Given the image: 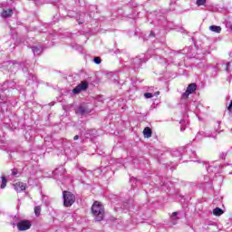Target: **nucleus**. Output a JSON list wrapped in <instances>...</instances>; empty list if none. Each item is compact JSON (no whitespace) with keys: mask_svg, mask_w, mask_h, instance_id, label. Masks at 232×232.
<instances>
[{"mask_svg":"<svg viewBox=\"0 0 232 232\" xmlns=\"http://www.w3.org/2000/svg\"><path fill=\"white\" fill-rule=\"evenodd\" d=\"M92 213L95 218L96 222L104 220V206L99 201H95L92 206Z\"/></svg>","mask_w":232,"mask_h":232,"instance_id":"f257e3e1","label":"nucleus"},{"mask_svg":"<svg viewBox=\"0 0 232 232\" xmlns=\"http://www.w3.org/2000/svg\"><path fill=\"white\" fill-rule=\"evenodd\" d=\"M63 198L64 208H72L75 204V195L70 191L64 190L63 192Z\"/></svg>","mask_w":232,"mask_h":232,"instance_id":"f03ea898","label":"nucleus"},{"mask_svg":"<svg viewBox=\"0 0 232 232\" xmlns=\"http://www.w3.org/2000/svg\"><path fill=\"white\" fill-rule=\"evenodd\" d=\"M89 83L86 81L81 82L73 90L72 93H81L82 92H86L88 90Z\"/></svg>","mask_w":232,"mask_h":232,"instance_id":"7ed1b4c3","label":"nucleus"},{"mask_svg":"<svg viewBox=\"0 0 232 232\" xmlns=\"http://www.w3.org/2000/svg\"><path fill=\"white\" fill-rule=\"evenodd\" d=\"M197 92V84L196 83H190L187 87L186 92L182 94L181 99H188L191 93H195Z\"/></svg>","mask_w":232,"mask_h":232,"instance_id":"20e7f679","label":"nucleus"},{"mask_svg":"<svg viewBox=\"0 0 232 232\" xmlns=\"http://www.w3.org/2000/svg\"><path fill=\"white\" fill-rule=\"evenodd\" d=\"M32 227V223L29 220H22L17 223V228L19 231H27Z\"/></svg>","mask_w":232,"mask_h":232,"instance_id":"39448f33","label":"nucleus"},{"mask_svg":"<svg viewBox=\"0 0 232 232\" xmlns=\"http://www.w3.org/2000/svg\"><path fill=\"white\" fill-rule=\"evenodd\" d=\"M13 188L16 193H23V191H26L27 185L24 182L18 181L13 184Z\"/></svg>","mask_w":232,"mask_h":232,"instance_id":"423d86ee","label":"nucleus"},{"mask_svg":"<svg viewBox=\"0 0 232 232\" xmlns=\"http://www.w3.org/2000/svg\"><path fill=\"white\" fill-rule=\"evenodd\" d=\"M1 15L4 19L12 17V15H14V10H12V9L3 10Z\"/></svg>","mask_w":232,"mask_h":232,"instance_id":"0eeeda50","label":"nucleus"},{"mask_svg":"<svg viewBox=\"0 0 232 232\" xmlns=\"http://www.w3.org/2000/svg\"><path fill=\"white\" fill-rule=\"evenodd\" d=\"M153 135V130H151V128L145 127L143 130V136L145 139H150Z\"/></svg>","mask_w":232,"mask_h":232,"instance_id":"6e6552de","label":"nucleus"},{"mask_svg":"<svg viewBox=\"0 0 232 232\" xmlns=\"http://www.w3.org/2000/svg\"><path fill=\"white\" fill-rule=\"evenodd\" d=\"M209 30L210 32H214L215 34H220V32H222V27L218 25H210Z\"/></svg>","mask_w":232,"mask_h":232,"instance_id":"1a4fd4ad","label":"nucleus"},{"mask_svg":"<svg viewBox=\"0 0 232 232\" xmlns=\"http://www.w3.org/2000/svg\"><path fill=\"white\" fill-rule=\"evenodd\" d=\"M213 215H215V217H220L224 215V210L220 208H216L213 209Z\"/></svg>","mask_w":232,"mask_h":232,"instance_id":"9d476101","label":"nucleus"},{"mask_svg":"<svg viewBox=\"0 0 232 232\" xmlns=\"http://www.w3.org/2000/svg\"><path fill=\"white\" fill-rule=\"evenodd\" d=\"M41 211H42L41 206L34 207V215H35V217H40L41 216Z\"/></svg>","mask_w":232,"mask_h":232,"instance_id":"9b49d317","label":"nucleus"},{"mask_svg":"<svg viewBox=\"0 0 232 232\" xmlns=\"http://www.w3.org/2000/svg\"><path fill=\"white\" fill-rule=\"evenodd\" d=\"M7 180L5 176H2V184H1V188L5 189L6 188Z\"/></svg>","mask_w":232,"mask_h":232,"instance_id":"f8f14e48","label":"nucleus"},{"mask_svg":"<svg viewBox=\"0 0 232 232\" xmlns=\"http://www.w3.org/2000/svg\"><path fill=\"white\" fill-rule=\"evenodd\" d=\"M196 5L198 6H204V5H206V0H197Z\"/></svg>","mask_w":232,"mask_h":232,"instance_id":"ddd939ff","label":"nucleus"},{"mask_svg":"<svg viewBox=\"0 0 232 232\" xmlns=\"http://www.w3.org/2000/svg\"><path fill=\"white\" fill-rule=\"evenodd\" d=\"M145 99H151L153 97V93L151 92H145L144 93Z\"/></svg>","mask_w":232,"mask_h":232,"instance_id":"4468645a","label":"nucleus"},{"mask_svg":"<svg viewBox=\"0 0 232 232\" xmlns=\"http://www.w3.org/2000/svg\"><path fill=\"white\" fill-rule=\"evenodd\" d=\"M102 62V60H101V57H95L94 58L95 64H101Z\"/></svg>","mask_w":232,"mask_h":232,"instance_id":"2eb2a0df","label":"nucleus"},{"mask_svg":"<svg viewBox=\"0 0 232 232\" xmlns=\"http://www.w3.org/2000/svg\"><path fill=\"white\" fill-rule=\"evenodd\" d=\"M79 113H81V115H84V112L86 111V110L84 109V107H80L78 109Z\"/></svg>","mask_w":232,"mask_h":232,"instance_id":"dca6fc26","label":"nucleus"},{"mask_svg":"<svg viewBox=\"0 0 232 232\" xmlns=\"http://www.w3.org/2000/svg\"><path fill=\"white\" fill-rule=\"evenodd\" d=\"M19 172L17 171V169H14L13 171H12V175L14 177H15V175H17Z\"/></svg>","mask_w":232,"mask_h":232,"instance_id":"f3484780","label":"nucleus"},{"mask_svg":"<svg viewBox=\"0 0 232 232\" xmlns=\"http://www.w3.org/2000/svg\"><path fill=\"white\" fill-rule=\"evenodd\" d=\"M227 110L228 111H230V113H232V101L230 102V104L227 106Z\"/></svg>","mask_w":232,"mask_h":232,"instance_id":"a211bd4d","label":"nucleus"},{"mask_svg":"<svg viewBox=\"0 0 232 232\" xmlns=\"http://www.w3.org/2000/svg\"><path fill=\"white\" fill-rule=\"evenodd\" d=\"M73 140H79V135H75V136L73 137Z\"/></svg>","mask_w":232,"mask_h":232,"instance_id":"6ab92c4d","label":"nucleus"},{"mask_svg":"<svg viewBox=\"0 0 232 232\" xmlns=\"http://www.w3.org/2000/svg\"><path fill=\"white\" fill-rule=\"evenodd\" d=\"M178 213L177 212H173L172 213V217H177Z\"/></svg>","mask_w":232,"mask_h":232,"instance_id":"aec40b11","label":"nucleus"},{"mask_svg":"<svg viewBox=\"0 0 232 232\" xmlns=\"http://www.w3.org/2000/svg\"><path fill=\"white\" fill-rule=\"evenodd\" d=\"M150 35L151 37H155V34H153V32H150Z\"/></svg>","mask_w":232,"mask_h":232,"instance_id":"412c9836","label":"nucleus"},{"mask_svg":"<svg viewBox=\"0 0 232 232\" xmlns=\"http://www.w3.org/2000/svg\"><path fill=\"white\" fill-rule=\"evenodd\" d=\"M229 68V63H227V70Z\"/></svg>","mask_w":232,"mask_h":232,"instance_id":"4be33fe9","label":"nucleus"},{"mask_svg":"<svg viewBox=\"0 0 232 232\" xmlns=\"http://www.w3.org/2000/svg\"><path fill=\"white\" fill-rule=\"evenodd\" d=\"M155 94H156V95H160V92H155Z\"/></svg>","mask_w":232,"mask_h":232,"instance_id":"5701e85b","label":"nucleus"}]
</instances>
